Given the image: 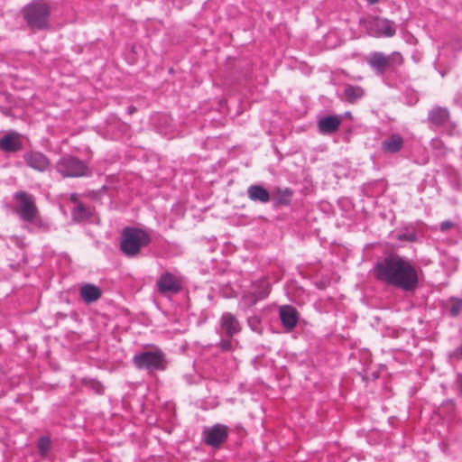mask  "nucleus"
Segmentation results:
<instances>
[{
	"label": "nucleus",
	"mask_w": 462,
	"mask_h": 462,
	"mask_svg": "<svg viewBox=\"0 0 462 462\" xmlns=\"http://www.w3.org/2000/svg\"><path fill=\"white\" fill-rule=\"evenodd\" d=\"M373 275L378 282L403 291H414L419 285L416 268L410 261L398 254L388 255L377 261L373 267Z\"/></svg>",
	"instance_id": "nucleus-1"
},
{
	"label": "nucleus",
	"mask_w": 462,
	"mask_h": 462,
	"mask_svg": "<svg viewBox=\"0 0 462 462\" xmlns=\"http://www.w3.org/2000/svg\"><path fill=\"white\" fill-rule=\"evenodd\" d=\"M51 13V7L46 0H32L22 8L23 20L32 32L49 30Z\"/></svg>",
	"instance_id": "nucleus-2"
},
{
	"label": "nucleus",
	"mask_w": 462,
	"mask_h": 462,
	"mask_svg": "<svg viewBox=\"0 0 462 462\" xmlns=\"http://www.w3.org/2000/svg\"><path fill=\"white\" fill-rule=\"evenodd\" d=\"M151 243L148 232L140 227L126 226L121 233L120 251L128 257L139 254L141 249Z\"/></svg>",
	"instance_id": "nucleus-3"
},
{
	"label": "nucleus",
	"mask_w": 462,
	"mask_h": 462,
	"mask_svg": "<svg viewBox=\"0 0 462 462\" xmlns=\"http://www.w3.org/2000/svg\"><path fill=\"white\" fill-rule=\"evenodd\" d=\"M56 170L63 178H80L91 174L88 163L72 155L62 156L56 163Z\"/></svg>",
	"instance_id": "nucleus-4"
},
{
	"label": "nucleus",
	"mask_w": 462,
	"mask_h": 462,
	"mask_svg": "<svg viewBox=\"0 0 462 462\" xmlns=\"http://www.w3.org/2000/svg\"><path fill=\"white\" fill-rule=\"evenodd\" d=\"M133 364L139 370L144 369L149 372L164 370L166 368L165 355L161 349L143 351L134 356Z\"/></svg>",
	"instance_id": "nucleus-5"
},
{
	"label": "nucleus",
	"mask_w": 462,
	"mask_h": 462,
	"mask_svg": "<svg viewBox=\"0 0 462 462\" xmlns=\"http://www.w3.org/2000/svg\"><path fill=\"white\" fill-rule=\"evenodd\" d=\"M14 199L17 204L14 210V213L23 221L32 223L39 213L33 197L26 191L19 190L14 193Z\"/></svg>",
	"instance_id": "nucleus-6"
},
{
	"label": "nucleus",
	"mask_w": 462,
	"mask_h": 462,
	"mask_svg": "<svg viewBox=\"0 0 462 462\" xmlns=\"http://www.w3.org/2000/svg\"><path fill=\"white\" fill-rule=\"evenodd\" d=\"M369 35L374 37H393L396 33L394 23L386 18L374 17L366 26Z\"/></svg>",
	"instance_id": "nucleus-7"
},
{
	"label": "nucleus",
	"mask_w": 462,
	"mask_h": 462,
	"mask_svg": "<svg viewBox=\"0 0 462 462\" xmlns=\"http://www.w3.org/2000/svg\"><path fill=\"white\" fill-rule=\"evenodd\" d=\"M181 289V282L170 272L162 273L157 281V291L162 295H174Z\"/></svg>",
	"instance_id": "nucleus-8"
},
{
	"label": "nucleus",
	"mask_w": 462,
	"mask_h": 462,
	"mask_svg": "<svg viewBox=\"0 0 462 462\" xmlns=\"http://www.w3.org/2000/svg\"><path fill=\"white\" fill-rule=\"evenodd\" d=\"M203 437L205 444L218 448L227 439L228 428L223 424H216L211 428H206L203 430Z\"/></svg>",
	"instance_id": "nucleus-9"
},
{
	"label": "nucleus",
	"mask_w": 462,
	"mask_h": 462,
	"mask_svg": "<svg viewBox=\"0 0 462 462\" xmlns=\"http://www.w3.org/2000/svg\"><path fill=\"white\" fill-rule=\"evenodd\" d=\"M23 159H24L25 163L29 167H31L38 171H41V172L46 171L47 170H49L50 165H51V162H50L49 158L40 152L32 151L29 152H26L23 155Z\"/></svg>",
	"instance_id": "nucleus-10"
},
{
	"label": "nucleus",
	"mask_w": 462,
	"mask_h": 462,
	"mask_svg": "<svg viewBox=\"0 0 462 462\" xmlns=\"http://www.w3.org/2000/svg\"><path fill=\"white\" fill-rule=\"evenodd\" d=\"M294 191L292 189L286 187H276L271 193V200L274 208L288 207L292 201Z\"/></svg>",
	"instance_id": "nucleus-11"
},
{
	"label": "nucleus",
	"mask_w": 462,
	"mask_h": 462,
	"mask_svg": "<svg viewBox=\"0 0 462 462\" xmlns=\"http://www.w3.org/2000/svg\"><path fill=\"white\" fill-rule=\"evenodd\" d=\"M220 328L228 338L241 331V325L236 316L230 312H225L220 318Z\"/></svg>",
	"instance_id": "nucleus-12"
},
{
	"label": "nucleus",
	"mask_w": 462,
	"mask_h": 462,
	"mask_svg": "<svg viewBox=\"0 0 462 462\" xmlns=\"http://www.w3.org/2000/svg\"><path fill=\"white\" fill-rule=\"evenodd\" d=\"M282 325L287 329H293L299 320V312L291 305H283L279 310Z\"/></svg>",
	"instance_id": "nucleus-13"
},
{
	"label": "nucleus",
	"mask_w": 462,
	"mask_h": 462,
	"mask_svg": "<svg viewBox=\"0 0 462 462\" xmlns=\"http://www.w3.org/2000/svg\"><path fill=\"white\" fill-rule=\"evenodd\" d=\"M429 124L435 127H441L450 120V113L447 107L436 106L428 114Z\"/></svg>",
	"instance_id": "nucleus-14"
},
{
	"label": "nucleus",
	"mask_w": 462,
	"mask_h": 462,
	"mask_svg": "<svg viewBox=\"0 0 462 462\" xmlns=\"http://www.w3.org/2000/svg\"><path fill=\"white\" fill-rule=\"evenodd\" d=\"M404 144L402 136L399 134H393L381 143V150L385 153H396L400 152Z\"/></svg>",
	"instance_id": "nucleus-15"
},
{
	"label": "nucleus",
	"mask_w": 462,
	"mask_h": 462,
	"mask_svg": "<svg viewBox=\"0 0 462 462\" xmlns=\"http://www.w3.org/2000/svg\"><path fill=\"white\" fill-rule=\"evenodd\" d=\"M340 123V118L337 116H324L318 122L319 131L325 134H334L338 130Z\"/></svg>",
	"instance_id": "nucleus-16"
},
{
	"label": "nucleus",
	"mask_w": 462,
	"mask_h": 462,
	"mask_svg": "<svg viewBox=\"0 0 462 462\" xmlns=\"http://www.w3.org/2000/svg\"><path fill=\"white\" fill-rule=\"evenodd\" d=\"M79 295L84 302L89 304L97 301L102 296L101 289L92 283L83 284L79 289Z\"/></svg>",
	"instance_id": "nucleus-17"
},
{
	"label": "nucleus",
	"mask_w": 462,
	"mask_h": 462,
	"mask_svg": "<svg viewBox=\"0 0 462 462\" xmlns=\"http://www.w3.org/2000/svg\"><path fill=\"white\" fill-rule=\"evenodd\" d=\"M23 144L17 134H7L0 139V149L5 152H15Z\"/></svg>",
	"instance_id": "nucleus-18"
},
{
	"label": "nucleus",
	"mask_w": 462,
	"mask_h": 462,
	"mask_svg": "<svg viewBox=\"0 0 462 462\" xmlns=\"http://www.w3.org/2000/svg\"><path fill=\"white\" fill-rule=\"evenodd\" d=\"M247 195L252 201L267 203L271 200V193L267 189L259 184L250 185L247 189Z\"/></svg>",
	"instance_id": "nucleus-19"
},
{
	"label": "nucleus",
	"mask_w": 462,
	"mask_h": 462,
	"mask_svg": "<svg viewBox=\"0 0 462 462\" xmlns=\"http://www.w3.org/2000/svg\"><path fill=\"white\" fill-rule=\"evenodd\" d=\"M368 64L374 68L377 73L383 74L389 69V58L382 52L375 51L372 53Z\"/></svg>",
	"instance_id": "nucleus-20"
},
{
	"label": "nucleus",
	"mask_w": 462,
	"mask_h": 462,
	"mask_svg": "<svg viewBox=\"0 0 462 462\" xmlns=\"http://www.w3.org/2000/svg\"><path fill=\"white\" fill-rule=\"evenodd\" d=\"M93 217V212L89 208H87L83 203H79L71 210V218L75 223H81L90 220Z\"/></svg>",
	"instance_id": "nucleus-21"
},
{
	"label": "nucleus",
	"mask_w": 462,
	"mask_h": 462,
	"mask_svg": "<svg viewBox=\"0 0 462 462\" xmlns=\"http://www.w3.org/2000/svg\"><path fill=\"white\" fill-rule=\"evenodd\" d=\"M343 95L347 103L354 104L365 96V90L360 86L347 85Z\"/></svg>",
	"instance_id": "nucleus-22"
},
{
	"label": "nucleus",
	"mask_w": 462,
	"mask_h": 462,
	"mask_svg": "<svg viewBox=\"0 0 462 462\" xmlns=\"http://www.w3.org/2000/svg\"><path fill=\"white\" fill-rule=\"evenodd\" d=\"M396 239L401 242L414 243L418 240V236L415 231H410L408 228H405L396 235Z\"/></svg>",
	"instance_id": "nucleus-23"
},
{
	"label": "nucleus",
	"mask_w": 462,
	"mask_h": 462,
	"mask_svg": "<svg viewBox=\"0 0 462 462\" xmlns=\"http://www.w3.org/2000/svg\"><path fill=\"white\" fill-rule=\"evenodd\" d=\"M51 441L49 437H41L37 443L38 452L42 457H45L51 448Z\"/></svg>",
	"instance_id": "nucleus-24"
},
{
	"label": "nucleus",
	"mask_w": 462,
	"mask_h": 462,
	"mask_svg": "<svg viewBox=\"0 0 462 462\" xmlns=\"http://www.w3.org/2000/svg\"><path fill=\"white\" fill-rule=\"evenodd\" d=\"M449 301L452 302V306L449 309V315L452 318H457L462 310V299L457 297H450Z\"/></svg>",
	"instance_id": "nucleus-25"
},
{
	"label": "nucleus",
	"mask_w": 462,
	"mask_h": 462,
	"mask_svg": "<svg viewBox=\"0 0 462 462\" xmlns=\"http://www.w3.org/2000/svg\"><path fill=\"white\" fill-rule=\"evenodd\" d=\"M83 383L97 394H102L104 393L103 384L96 379H85Z\"/></svg>",
	"instance_id": "nucleus-26"
},
{
	"label": "nucleus",
	"mask_w": 462,
	"mask_h": 462,
	"mask_svg": "<svg viewBox=\"0 0 462 462\" xmlns=\"http://www.w3.org/2000/svg\"><path fill=\"white\" fill-rule=\"evenodd\" d=\"M388 58L389 68L394 69L396 66H400L403 63V58L399 52H393Z\"/></svg>",
	"instance_id": "nucleus-27"
},
{
	"label": "nucleus",
	"mask_w": 462,
	"mask_h": 462,
	"mask_svg": "<svg viewBox=\"0 0 462 462\" xmlns=\"http://www.w3.org/2000/svg\"><path fill=\"white\" fill-rule=\"evenodd\" d=\"M271 291V289L268 284H265L263 286H261L256 291H253V294H255V296L258 298L261 296V300H263L266 298Z\"/></svg>",
	"instance_id": "nucleus-28"
},
{
	"label": "nucleus",
	"mask_w": 462,
	"mask_h": 462,
	"mask_svg": "<svg viewBox=\"0 0 462 462\" xmlns=\"http://www.w3.org/2000/svg\"><path fill=\"white\" fill-rule=\"evenodd\" d=\"M217 346L223 351V352H227V351H230L232 349V342L230 340V338H226V339H222L219 341V343L217 344Z\"/></svg>",
	"instance_id": "nucleus-29"
},
{
	"label": "nucleus",
	"mask_w": 462,
	"mask_h": 462,
	"mask_svg": "<svg viewBox=\"0 0 462 462\" xmlns=\"http://www.w3.org/2000/svg\"><path fill=\"white\" fill-rule=\"evenodd\" d=\"M243 299L248 301L249 306H253L256 304L259 300H261V296L257 298L255 294H253V292H249L247 294H245L243 296Z\"/></svg>",
	"instance_id": "nucleus-30"
},
{
	"label": "nucleus",
	"mask_w": 462,
	"mask_h": 462,
	"mask_svg": "<svg viewBox=\"0 0 462 462\" xmlns=\"http://www.w3.org/2000/svg\"><path fill=\"white\" fill-rule=\"evenodd\" d=\"M455 384L457 388V394L462 396V374L458 373L456 376Z\"/></svg>",
	"instance_id": "nucleus-31"
},
{
	"label": "nucleus",
	"mask_w": 462,
	"mask_h": 462,
	"mask_svg": "<svg viewBox=\"0 0 462 462\" xmlns=\"http://www.w3.org/2000/svg\"><path fill=\"white\" fill-rule=\"evenodd\" d=\"M453 226H454V223L451 220H445L440 223L439 229H440V231L445 232Z\"/></svg>",
	"instance_id": "nucleus-32"
},
{
	"label": "nucleus",
	"mask_w": 462,
	"mask_h": 462,
	"mask_svg": "<svg viewBox=\"0 0 462 462\" xmlns=\"http://www.w3.org/2000/svg\"><path fill=\"white\" fill-rule=\"evenodd\" d=\"M69 200L75 204V206H78L79 203H82L81 201L79 200V197H78V194L77 193H72L69 197Z\"/></svg>",
	"instance_id": "nucleus-33"
},
{
	"label": "nucleus",
	"mask_w": 462,
	"mask_h": 462,
	"mask_svg": "<svg viewBox=\"0 0 462 462\" xmlns=\"http://www.w3.org/2000/svg\"><path fill=\"white\" fill-rule=\"evenodd\" d=\"M136 110H137L136 106H129L127 107V114H128V115H133L134 113H135V112H136Z\"/></svg>",
	"instance_id": "nucleus-34"
},
{
	"label": "nucleus",
	"mask_w": 462,
	"mask_h": 462,
	"mask_svg": "<svg viewBox=\"0 0 462 462\" xmlns=\"http://www.w3.org/2000/svg\"><path fill=\"white\" fill-rule=\"evenodd\" d=\"M456 352H457V354H458V355L461 356V358H462V345H461V346H459L456 349Z\"/></svg>",
	"instance_id": "nucleus-35"
},
{
	"label": "nucleus",
	"mask_w": 462,
	"mask_h": 462,
	"mask_svg": "<svg viewBox=\"0 0 462 462\" xmlns=\"http://www.w3.org/2000/svg\"><path fill=\"white\" fill-rule=\"evenodd\" d=\"M370 4H374V3H377L378 0H367Z\"/></svg>",
	"instance_id": "nucleus-36"
}]
</instances>
